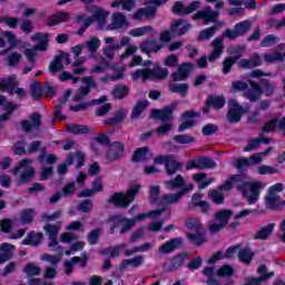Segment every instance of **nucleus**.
Masks as SVG:
<instances>
[{"label":"nucleus","mask_w":285,"mask_h":285,"mask_svg":"<svg viewBox=\"0 0 285 285\" xmlns=\"http://www.w3.org/2000/svg\"><path fill=\"white\" fill-rule=\"evenodd\" d=\"M235 275V269L233 266L225 264L217 271V277H233Z\"/></svg>","instance_id":"obj_63"},{"label":"nucleus","mask_w":285,"mask_h":285,"mask_svg":"<svg viewBox=\"0 0 285 285\" xmlns=\"http://www.w3.org/2000/svg\"><path fill=\"white\" fill-rule=\"evenodd\" d=\"M255 259V252L250 247L240 248L238 252V261L246 266H249L250 262Z\"/></svg>","instance_id":"obj_35"},{"label":"nucleus","mask_w":285,"mask_h":285,"mask_svg":"<svg viewBox=\"0 0 285 285\" xmlns=\"http://www.w3.org/2000/svg\"><path fill=\"white\" fill-rule=\"evenodd\" d=\"M207 100L214 110H222L226 106V98L224 96H208Z\"/></svg>","instance_id":"obj_47"},{"label":"nucleus","mask_w":285,"mask_h":285,"mask_svg":"<svg viewBox=\"0 0 285 285\" xmlns=\"http://www.w3.org/2000/svg\"><path fill=\"white\" fill-rule=\"evenodd\" d=\"M108 14H110V12L101 8H97L94 11V14L87 19H91V23H95V21H97L99 28H104V26H106V19H108Z\"/></svg>","instance_id":"obj_32"},{"label":"nucleus","mask_w":285,"mask_h":285,"mask_svg":"<svg viewBox=\"0 0 285 285\" xmlns=\"http://www.w3.org/2000/svg\"><path fill=\"white\" fill-rule=\"evenodd\" d=\"M17 87H19V80L14 73L1 80V90L8 95H14Z\"/></svg>","instance_id":"obj_24"},{"label":"nucleus","mask_w":285,"mask_h":285,"mask_svg":"<svg viewBox=\"0 0 285 285\" xmlns=\"http://www.w3.org/2000/svg\"><path fill=\"white\" fill-rule=\"evenodd\" d=\"M202 115L195 110H187L181 114L180 119L183 122L178 126V132L190 130L196 124L195 119H199Z\"/></svg>","instance_id":"obj_16"},{"label":"nucleus","mask_w":285,"mask_h":285,"mask_svg":"<svg viewBox=\"0 0 285 285\" xmlns=\"http://www.w3.org/2000/svg\"><path fill=\"white\" fill-rule=\"evenodd\" d=\"M21 224L28 225L35 222V208H26L20 214Z\"/></svg>","instance_id":"obj_51"},{"label":"nucleus","mask_w":285,"mask_h":285,"mask_svg":"<svg viewBox=\"0 0 285 285\" xmlns=\"http://www.w3.org/2000/svg\"><path fill=\"white\" fill-rule=\"evenodd\" d=\"M144 264V256L138 255L132 258H125L120 263V271H126L128 266H132L134 268H139Z\"/></svg>","instance_id":"obj_36"},{"label":"nucleus","mask_w":285,"mask_h":285,"mask_svg":"<svg viewBox=\"0 0 285 285\" xmlns=\"http://www.w3.org/2000/svg\"><path fill=\"white\" fill-rule=\"evenodd\" d=\"M23 273H26L28 277H36L41 275V267L35 265V263H28L23 268Z\"/></svg>","instance_id":"obj_58"},{"label":"nucleus","mask_w":285,"mask_h":285,"mask_svg":"<svg viewBox=\"0 0 285 285\" xmlns=\"http://www.w3.org/2000/svg\"><path fill=\"white\" fill-rule=\"evenodd\" d=\"M99 237H101V228L97 227L95 229H91L87 234V243L89 244V246H95L99 244Z\"/></svg>","instance_id":"obj_52"},{"label":"nucleus","mask_w":285,"mask_h":285,"mask_svg":"<svg viewBox=\"0 0 285 285\" xmlns=\"http://www.w3.org/2000/svg\"><path fill=\"white\" fill-rule=\"evenodd\" d=\"M186 237H187L188 242H190V244H193L194 246L199 247L203 244H206V236L204 234H202V230L195 232V234L187 233Z\"/></svg>","instance_id":"obj_41"},{"label":"nucleus","mask_w":285,"mask_h":285,"mask_svg":"<svg viewBox=\"0 0 285 285\" xmlns=\"http://www.w3.org/2000/svg\"><path fill=\"white\" fill-rule=\"evenodd\" d=\"M279 121H282V119H279L277 117L269 119L262 127V132L265 135H268V132H275V130H277V128L279 129Z\"/></svg>","instance_id":"obj_46"},{"label":"nucleus","mask_w":285,"mask_h":285,"mask_svg":"<svg viewBox=\"0 0 285 285\" xmlns=\"http://www.w3.org/2000/svg\"><path fill=\"white\" fill-rule=\"evenodd\" d=\"M126 117H128V111L121 108L117 110L114 117H109L104 120L105 126H118V124H124L126 121Z\"/></svg>","instance_id":"obj_29"},{"label":"nucleus","mask_w":285,"mask_h":285,"mask_svg":"<svg viewBox=\"0 0 285 285\" xmlns=\"http://www.w3.org/2000/svg\"><path fill=\"white\" fill-rule=\"evenodd\" d=\"M150 155H153V153L150 151V147L148 146L139 147L134 151L131 156V161L134 164H146Z\"/></svg>","instance_id":"obj_23"},{"label":"nucleus","mask_w":285,"mask_h":285,"mask_svg":"<svg viewBox=\"0 0 285 285\" xmlns=\"http://www.w3.org/2000/svg\"><path fill=\"white\" fill-rule=\"evenodd\" d=\"M271 277H275V272H269V274L258 277L247 276L245 285H263L264 282H267Z\"/></svg>","instance_id":"obj_42"},{"label":"nucleus","mask_w":285,"mask_h":285,"mask_svg":"<svg viewBox=\"0 0 285 285\" xmlns=\"http://www.w3.org/2000/svg\"><path fill=\"white\" fill-rule=\"evenodd\" d=\"M164 186L167 190H177V188H186L188 185H186V178L181 176V174L176 175V177L165 180Z\"/></svg>","instance_id":"obj_25"},{"label":"nucleus","mask_w":285,"mask_h":285,"mask_svg":"<svg viewBox=\"0 0 285 285\" xmlns=\"http://www.w3.org/2000/svg\"><path fill=\"white\" fill-rule=\"evenodd\" d=\"M168 75H170L168 69L156 65L154 69H150L149 79H168Z\"/></svg>","instance_id":"obj_39"},{"label":"nucleus","mask_w":285,"mask_h":285,"mask_svg":"<svg viewBox=\"0 0 285 285\" xmlns=\"http://www.w3.org/2000/svg\"><path fill=\"white\" fill-rule=\"evenodd\" d=\"M70 19V13L67 11H60L57 12L55 14H52L48 21H47V26H49V28H52L55 26H59V23H66V21H68Z\"/></svg>","instance_id":"obj_30"},{"label":"nucleus","mask_w":285,"mask_h":285,"mask_svg":"<svg viewBox=\"0 0 285 285\" xmlns=\"http://www.w3.org/2000/svg\"><path fill=\"white\" fill-rule=\"evenodd\" d=\"M43 240V233L31 232L22 240L23 246H39Z\"/></svg>","instance_id":"obj_33"},{"label":"nucleus","mask_w":285,"mask_h":285,"mask_svg":"<svg viewBox=\"0 0 285 285\" xmlns=\"http://www.w3.org/2000/svg\"><path fill=\"white\" fill-rule=\"evenodd\" d=\"M259 83L262 85L261 88L263 89V95H265V97H273V95H275V85L271 83V80L261 78Z\"/></svg>","instance_id":"obj_48"},{"label":"nucleus","mask_w":285,"mask_h":285,"mask_svg":"<svg viewBox=\"0 0 285 285\" xmlns=\"http://www.w3.org/2000/svg\"><path fill=\"white\" fill-rule=\"evenodd\" d=\"M275 230V223H271L259 228L254 235V239H259L261 242H266L273 235Z\"/></svg>","instance_id":"obj_31"},{"label":"nucleus","mask_w":285,"mask_h":285,"mask_svg":"<svg viewBox=\"0 0 285 285\" xmlns=\"http://www.w3.org/2000/svg\"><path fill=\"white\" fill-rule=\"evenodd\" d=\"M174 141L176 144H181V145H187V144H195V137L190 136V135H175L173 137Z\"/></svg>","instance_id":"obj_64"},{"label":"nucleus","mask_w":285,"mask_h":285,"mask_svg":"<svg viewBox=\"0 0 285 285\" xmlns=\"http://www.w3.org/2000/svg\"><path fill=\"white\" fill-rule=\"evenodd\" d=\"M186 259H188V252L178 253L169 258V263H165L163 265V271H165V273H175L184 266V262H186Z\"/></svg>","instance_id":"obj_15"},{"label":"nucleus","mask_w":285,"mask_h":285,"mask_svg":"<svg viewBox=\"0 0 285 285\" xmlns=\"http://www.w3.org/2000/svg\"><path fill=\"white\" fill-rule=\"evenodd\" d=\"M151 244L150 243H144L140 246H135L131 249H127L125 252L126 257H132V255H135V253H147V250L149 248H151Z\"/></svg>","instance_id":"obj_57"},{"label":"nucleus","mask_w":285,"mask_h":285,"mask_svg":"<svg viewBox=\"0 0 285 285\" xmlns=\"http://www.w3.org/2000/svg\"><path fill=\"white\" fill-rule=\"evenodd\" d=\"M0 23H6L8 28L17 30V28H19V18L0 16Z\"/></svg>","instance_id":"obj_61"},{"label":"nucleus","mask_w":285,"mask_h":285,"mask_svg":"<svg viewBox=\"0 0 285 285\" xmlns=\"http://www.w3.org/2000/svg\"><path fill=\"white\" fill-rule=\"evenodd\" d=\"M31 89V97L36 100L39 101L43 97V88L41 83L39 82H32L30 86Z\"/></svg>","instance_id":"obj_60"},{"label":"nucleus","mask_w":285,"mask_h":285,"mask_svg":"<svg viewBox=\"0 0 285 285\" xmlns=\"http://www.w3.org/2000/svg\"><path fill=\"white\" fill-rule=\"evenodd\" d=\"M139 190H141V185H135L126 193L116 191L107 199V204H111L116 208H128L135 202V197L139 195Z\"/></svg>","instance_id":"obj_2"},{"label":"nucleus","mask_w":285,"mask_h":285,"mask_svg":"<svg viewBox=\"0 0 285 285\" xmlns=\"http://www.w3.org/2000/svg\"><path fill=\"white\" fill-rule=\"evenodd\" d=\"M124 153H126V146L122 142L114 141L108 147L105 159L108 164H112L114 161H119V159L124 158Z\"/></svg>","instance_id":"obj_14"},{"label":"nucleus","mask_w":285,"mask_h":285,"mask_svg":"<svg viewBox=\"0 0 285 285\" xmlns=\"http://www.w3.org/2000/svg\"><path fill=\"white\" fill-rule=\"evenodd\" d=\"M131 79L137 81V79H142V81H148L150 79V69H137L131 73Z\"/></svg>","instance_id":"obj_56"},{"label":"nucleus","mask_w":285,"mask_h":285,"mask_svg":"<svg viewBox=\"0 0 285 285\" xmlns=\"http://www.w3.org/2000/svg\"><path fill=\"white\" fill-rule=\"evenodd\" d=\"M253 28V22L250 20H244L234 26V29H226L223 32V37L229 39V41H235L238 37H246Z\"/></svg>","instance_id":"obj_8"},{"label":"nucleus","mask_w":285,"mask_h":285,"mask_svg":"<svg viewBox=\"0 0 285 285\" xmlns=\"http://www.w3.org/2000/svg\"><path fill=\"white\" fill-rule=\"evenodd\" d=\"M149 104L150 102L148 100H145V101L140 100V101H138L135 105V107H134V109L131 111L130 118L131 119H137L138 117H141V114L146 110V108H148Z\"/></svg>","instance_id":"obj_49"},{"label":"nucleus","mask_w":285,"mask_h":285,"mask_svg":"<svg viewBox=\"0 0 285 285\" xmlns=\"http://www.w3.org/2000/svg\"><path fill=\"white\" fill-rule=\"evenodd\" d=\"M164 48L163 43H157L155 39H147L140 43V50L145 55H150L153 52H159Z\"/></svg>","instance_id":"obj_28"},{"label":"nucleus","mask_w":285,"mask_h":285,"mask_svg":"<svg viewBox=\"0 0 285 285\" xmlns=\"http://www.w3.org/2000/svg\"><path fill=\"white\" fill-rule=\"evenodd\" d=\"M169 92H174L176 95H181V97H186L188 95V83H170Z\"/></svg>","instance_id":"obj_50"},{"label":"nucleus","mask_w":285,"mask_h":285,"mask_svg":"<svg viewBox=\"0 0 285 285\" xmlns=\"http://www.w3.org/2000/svg\"><path fill=\"white\" fill-rule=\"evenodd\" d=\"M70 95H72V89H67L62 97H60L55 105L53 116L58 121L66 120V116L61 114V109L63 108L65 104H68V99H70Z\"/></svg>","instance_id":"obj_21"},{"label":"nucleus","mask_w":285,"mask_h":285,"mask_svg":"<svg viewBox=\"0 0 285 285\" xmlns=\"http://www.w3.org/2000/svg\"><path fill=\"white\" fill-rule=\"evenodd\" d=\"M248 83L250 88L247 87L246 91L244 92V96L248 101L252 104H255V101H259L262 99V96L264 95V89L262 88V85L255 80H248Z\"/></svg>","instance_id":"obj_17"},{"label":"nucleus","mask_w":285,"mask_h":285,"mask_svg":"<svg viewBox=\"0 0 285 285\" xmlns=\"http://www.w3.org/2000/svg\"><path fill=\"white\" fill-rule=\"evenodd\" d=\"M155 28H153L151 26H144V27L131 29L129 31V35L130 37H144L148 35V32H153Z\"/></svg>","instance_id":"obj_54"},{"label":"nucleus","mask_w":285,"mask_h":285,"mask_svg":"<svg viewBox=\"0 0 285 285\" xmlns=\"http://www.w3.org/2000/svg\"><path fill=\"white\" fill-rule=\"evenodd\" d=\"M179 248H184V238L175 237L160 245L158 253H161V255H170V253H175V250H179Z\"/></svg>","instance_id":"obj_18"},{"label":"nucleus","mask_w":285,"mask_h":285,"mask_svg":"<svg viewBox=\"0 0 285 285\" xmlns=\"http://www.w3.org/2000/svg\"><path fill=\"white\" fill-rule=\"evenodd\" d=\"M265 204L269 210H284L285 202H281L279 195L267 194Z\"/></svg>","instance_id":"obj_27"},{"label":"nucleus","mask_w":285,"mask_h":285,"mask_svg":"<svg viewBox=\"0 0 285 285\" xmlns=\"http://www.w3.org/2000/svg\"><path fill=\"white\" fill-rule=\"evenodd\" d=\"M12 248H14V245L9 243H3L0 245V264H4V262H8V259H10Z\"/></svg>","instance_id":"obj_44"},{"label":"nucleus","mask_w":285,"mask_h":285,"mask_svg":"<svg viewBox=\"0 0 285 285\" xmlns=\"http://www.w3.org/2000/svg\"><path fill=\"white\" fill-rule=\"evenodd\" d=\"M179 102L177 100L173 101L170 105L163 107L161 109H153V119H159L163 124H170L175 119V109Z\"/></svg>","instance_id":"obj_10"},{"label":"nucleus","mask_w":285,"mask_h":285,"mask_svg":"<svg viewBox=\"0 0 285 285\" xmlns=\"http://www.w3.org/2000/svg\"><path fill=\"white\" fill-rule=\"evenodd\" d=\"M234 184H239L236 185L235 188L242 193L248 206H254L256 202H259V195H262V190H264V183L258 180H244V174H234L229 176L228 179L218 187V189L209 190L208 197L218 206L224 204L226 196L222 190H233Z\"/></svg>","instance_id":"obj_1"},{"label":"nucleus","mask_w":285,"mask_h":285,"mask_svg":"<svg viewBox=\"0 0 285 285\" xmlns=\"http://www.w3.org/2000/svg\"><path fill=\"white\" fill-rule=\"evenodd\" d=\"M234 215L235 213L233 209H222L216 212L214 215V220H212L208 225L209 232L215 234L226 228V226H228V222H230V217Z\"/></svg>","instance_id":"obj_6"},{"label":"nucleus","mask_w":285,"mask_h":285,"mask_svg":"<svg viewBox=\"0 0 285 285\" xmlns=\"http://www.w3.org/2000/svg\"><path fill=\"white\" fill-rule=\"evenodd\" d=\"M183 24H184V20L181 19L175 20L170 26V31L165 30L160 32V36H159L160 41H163V43H169V41H171L173 39V35H175L176 37H184V35H186L188 30H190V23H187L185 26ZM179 26H183V27L179 28Z\"/></svg>","instance_id":"obj_7"},{"label":"nucleus","mask_w":285,"mask_h":285,"mask_svg":"<svg viewBox=\"0 0 285 285\" xmlns=\"http://www.w3.org/2000/svg\"><path fill=\"white\" fill-rule=\"evenodd\" d=\"M95 204L92 203L91 199H85L81 200L78 206L77 209L79 210V213H92V208H94Z\"/></svg>","instance_id":"obj_62"},{"label":"nucleus","mask_w":285,"mask_h":285,"mask_svg":"<svg viewBox=\"0 0 285 285\" xmlns=\"http://www.w3.org/2000/svg\"><path fill=\"white\" fill-rule=\"evenodd\" d=\"M168 1L169 0H149V3H153L154 7L139 8L132 16L134 21H141L144 17L145 19H155L157 8H159V6H164V3Z\"/></svg>","instance_id":"obj_9"},{"label":"nucleus","mask_w":285,"mask_h":285,"mask_svg":"<svg viewBox=\"0 0 285 285\" xmlns=\"http://www.w3.org/2000/svg\"><path fill=\"white\" fill-rule=\"evenodd\" d=\"M29 164H32V160H30V158H23L22 160L19 161L18 166L13 167V175H19L21 168H24V170L18 177V186H26V184H30V181L35 179L37 170L35 169V167L28 166Z\"/></svg>","instance_id":"obj_4"},{"label":"nucleus","mask_w":285,"mask_h":285,"mask_svg":"<svg viewBox=\"0 0 285 285\" xmlns=\"http://www.w3.org/2000/svg\"><path fill=\"white\" fill-rule=\"evenodd\" d=\"M248 107H243L237 100L230 101V107L227 110V121L229 124H239L242 116L248 115Z\"/></svg>","instance_id":"obj_12"},{"label":"nucleus","mask_w":285,"mask_h":285,"mask_svg":"<svg viewBox=\"0 0 285 285\" xmlns=\"http://www.w3.org/2000/svg\"><path fill=\"white\" fill-rule=\"evenodd\" d=\"M239 68L244 70H252V68H259L262 66V58L259 53H254L250 59L243 58L238 61Z\"/></svg>","instance_id":"obj_26"},{"label":"nucleus","mask_w":285,"mask_h":285,"mask_svg":"<svg viewBox=\"0 0 285 285\" xmlns=\"http://www.w3.org/2000/svg\"><path fill=\"white\" fill-rule=\"evenodd\" d=\"M185 168L186 170H210L217 168V163L210 157L200 156L189 160Z\"/></svg>","instance_id":"obj_11"},{"label":"nucleus","mask_w":285,"mask_h":285,"mask_svg":"<svg viewBox=\"0 0 285 285\" xmlns=\"http://www.w3.org/2000/svg\"><path fill=\"white\" fill-rule=\"evenodd\" d=\"M195 208H200L203 215L210 213V204L206 200L191 202L188 204L189 210H195Z\"/></svg>","instance_id":"obj_45"},{"label":"nucleus","mask_w":285,"mask_h":285,"mask_svg":"<svg viewBox=\"0 0 285 285\" xmlns=\"http://www.w3.org/2000/svg\"><path fill=\"white\" fill-rule=\"evenodd\" d=\"M195 189L194 184H188L186 188H183L178 190L176 194H166L163 196V202L164 204L173 205V204H178L179 199L184 197V195H188L190 190Z\"/></svg>","instance_id":"obj_20"},{"label":"nucleus","mask_w":285,"mask_h":285,"mask_svg":"<svg viewBox=\"0 0 285 285\" xmlns=\"http://www.w3.org/2000/svg\"><path fill=\"white\" fill-rule=\"evenodd\" d=\"M108 220L112 223V225L109 227V235H115V230L119 228V225L121 226L119 235H126V233H130L135 226V219L125 217L121 214H112L109 216Z\"/></svg>","instance_id":"obj_5"},{"label":"nucleus","mask_w":285,"mask_h":285,"mask_svg":"<svg viewBox=\"0 0 285 285\" xmlns=\"http://www.w3.org/2000/svg\"><path fill=\"white\" fill-rule=\"evenodd\" d=\"M128 95H130V89L124 83L116 85L111 91V97L118 101L126 99Z\"/></svg>","instance_id":"obj_34"},{"label":"nucleus","mask_w":285,"mask_h":285,"mask_svg":"<svg viewBox=\"0 0 285 285\" xmlns=\"http://www.w3.org/2000/svg\"><path fill=\"white\" fill-rule=\"evenodd\" d=\"M124 26H129L128 18H126V14L121 12L114 13L111 30H119V28H124Z\"/></svg>","instance_id":"obj_38"},{"label":"nucleus","mask_w":285,"mask_h":285,"mask_svg":"<svg viewBox=\"0 0 285 285\" xmlns=\"http://www.w3.org/2000/svg\"><path fill=\"white\" fill-rule=\"evenodd\" d=\"M59 70H63V61L61 60V56H56L53 61L49 65V72L51 75H57Z\"/></svg>","instance_id":"obj_53"},{"label":"nucleus","mask_w":285,"mask_h":285,"mask_svg":"<svg viewBox=\"0 0 285 285\" xmlns=\"http://www.w3.org/2000/svg\"><path fill=\"white\" fill-rule=\"evenodd\" d=\"M81 21H83V23L77 31L78 37H83V35L86 33V29L92 26V19H87L85 14H77L73 23L79 24L81 23Z\"/></svg>","instance_id":"obj_37"},{"label":"nucleus","mask_w":285,"mask_h":285,"mask_svg":"<svg viewBox=\"0 0 285 285\" xmlns=\"http://www.w3.org/2000/svg\"><path fill=\"white\" fill-rule=\"evenodd\" d=\"M215 32H217V26L202 30L198 35V41L213 39V37H215Z\"/></svg>","instance_id":"obj_59"},{"label":"nucleus","mask_w":285,"mask_h":285,"mask_svg":"<svg viewBox=\"0 0 285 285\" xmlns=\"http://www.w3.org/2000/svg\"><path fill=\"white\" fill-rule=\"evenodd\" d=\"M67 132L70 135H88L90 128L87 125L69 124L67 126Z\"/></svg>","instance_id":"obj_40"},{"label":"nucleus","mask_w":285,"mask_h":285,"mask_svg":"<svg viewBox=\"0 0 285 285\" xmlns=\"http://www.w3.org/2000/svg\"><path fill=\"white\" fill-rule=\"evenodd\" d=\"M154 164L156 166H165V173L168 177H173V175L184 170V163L177 160V156L174 154L156 156Z\"/></svg>","instance_id":"obj_3"},{"label":"nucleus","mask_w":285,"mask_h":285,"mask_svg":"<svg viewBox=\"0 0 285 285\" xmlns=\"http://www.w3.org/2000/svg\"><path fill=\"white\" fill-rule=\"evenodd\" d=\"M219 18V11H213L212 7H205V10L197 11L193 16L194 21H199V19H203L205 23H210L217 21Z\"/></svg>","instance_id":"obj_19"},{"label":"nucleus","mask_w":285,"mask_h":285,"mask_svg":"<svg viewBox=\"0 0 285 285\" xmlns=\"http://www.w3.org/2000/svg\"><path fill=\"white\" fill-rule=\"evenodd\" d=\"M199 6H202V2L199 0H194L188 6L184 4L183 1H176L171 7V12L177 17H188V14H193V12L199 10Z\"/></svg>","instance_id":"obj_13"},{"label":"nucleus","mask_w":285,"mask_h":285,"mask_svg":"<svg viewBox=\"0 0 285 285\" xmlns=\"http://www.w3.org/2000/svg\"><path fill=\"white\" fill-rule=\"evenodd\" d=\"M163 213L165 214L166 219H170V217L173 216V210L170 208L163 207V208L150 210L147 214H144V213L138 214L136 218H129V219H135V223L144 222V219H146L147 217H159V215H161Z\"/></svg>","instance_id":"obj_22"},{"label":"nucleus","mask_w":285,"mask_h":285,"mask_svg":"<svg viewBox=\"0 0 285 285\" xmlns=\"http://www.w3.org/2000/svg\"><path fill=\"white\" fill-rule=\"evenodd\" d=\"M206 179V173H198L193 175V180L198 184V190H204V188H208L213 184V179Z\"/></svg>","instance_id":"obj_43"},{"label":"nucleus","mask_w":285,"mask_h":285,"mask_svg":"<svg viewBox=\"0 0 285 285\" xmlns=\"http://www.w3.org/2000/svg\"><path fill=\"white\" fill-rule=\"evenodd\" d=\"M185 226L188 230H194L195 233H202V222L195 217H190L185 220Z\"/></svg>","instance_id":"obj_55"}]
</instances>
